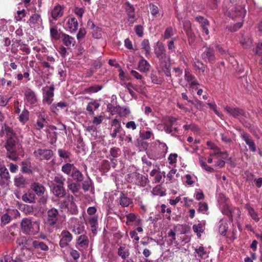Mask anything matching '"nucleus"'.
I'll return each mask as SVG.
<instances>
[{"mask_svg":"<svg viewBox=\"0 0 262 262\" xmlns=\"http://www.w3.org/2000/svg\"><path fill=\"white\" fill-rule=\"evenodd\" d=\"M5 133L6 134V142L5 147L7 150V157L10 160H16V136L12 129L6 124L2 125L0 130V137H3Z\"/></svg>","mask_w":262,"mask_h":262,"instance_id":"1","label":"nucleus"},{"mask_svg":"<svg viewBox=\"0 0 262 262\" xmlns=\"http://www.w3.org/2000/svg\"><path fill=\"white\" fill-rule=\"evenodd\" d=\"M21 229L26 234L35 235L39 231V224L36 222H32L29 219H24L21 223Z\"/></svg>","mask_w":262,"mask_h":262,"instance_id":"2","label":"nucleus"},{"mask_svg":"<svg viewBox=\"0 0 262 262\" xmlns=\"http://www.w3.org/2000/svg\"><path fill=\"white\" fill-rule=\"evenodd\" d=\"M126 180L129 183H134L142 187L145 186L148 182L147 178L137 172L127 174L126 176Z\"/></svg>","mask_w":262,"mask_h":262,"instance_id":"3","label":"nucleus"},{"mask_svg":"<svg viewBox=\"0 0 262 262\" xmlns=\"http://www.w3.org/2000/svg\"><path fill=\"white\" fill-rule=\"evenodd\" d=\"M20 92L24 95V100L30 104H34L37 101V95L31 88L24 86L20 88Z\"/></svg>","mask_w":262,"mask_h":262,"instance_id":"4","label":"nucleus"},{"mask_svg":"<svg viewBox=\"0 0 262 262\" xmlns=\"http://www.w3.org/2000/svg\"><path fill=\"white\" fill-rule=\"evenodd\" d=\"M224 111L229 115L235 118H238L240 116H243L246 118L249 117V114L248 113L246 112L244 110L237 107H232L227 105L224 107Z\"/></svg>","mask_w":262,"mask_h":262,"instance_id":"5","label":"nucleus"},{"mask_svg":"<svg viewBox=\"0 0 262 262\" xmlns=\"http://www.w3.org/2000/svg\"><path fill=\"white\" fill-rule=\"evenodd\" d=\"M59 211L57 209L52 208L47 212L46 223L51 226L55 225L58 221Z\"/></svg>","mask_w":262,"mask_h":262,"instance_id":"6","label":"nucleus"},{"mask_svg":"<svg viewBox=\"0 0 262 262\" xmlns=\"http://www.w3.org/2000/svg\"><path fill=\"white\" fill-rule=\"evenodd\" d=\"M123 7L127 15V20L129 22V25L132 26L137 20L135 15V9L134 6L128 2L124 3Z\"/></svg>","mask_w":262,"mask_h":262,"instance_id":"7","label":"nucleus"},{"mask_svg":"<svg viewBox=\"0 0 262 262\" xmlns=\"http://www.w3.org/2000/svg\"><path fill=\"white\" fill-rule=\"evenodd\" d=\"M154 53L159 61L169 58L166 53L165 47L163 43L157 42L154 47Z\"/></svg>","mask_w":262,"mask_h":262,"instance_id":"8","label":"nucleus"},{"mask_svg":"<svg viewBox=\"0 0 262 262\" xmlns=\"http://www.w3.org/2000/svg\"><path fill=\"white\" fill-rule=\"evenodd\" d=\"M33 155L35 158L39 160H50L53 155L52 150L47 149H38L33 152Z\"/></svg>","mask_w":262,"mask_h":262,"instance_id":"9","label":"nucleus"},{"mask_svg":"<svg viewBox=\"0 0 262 262\" xmlns=\"http://www.w3.org/2000/svg\"><path fill=\"white\" fill-rule=\"evenodd\" d=\"M59 246L61 248L68 246L73 239L72 234L68 230H64L61 231L60 235Z\"/></svg>","mask_w":262,"mask_h":262,"instance_id":"10","label":"nucleus"},{"mask_svg":"<svg viewBox=\"0 0 262 262\" xmlns=\"http://www.w3.org/2000/svg\"><path fill=\"white\" fill-rule=\"evenodd\" d=\"M67 198L69 201L67 203L66 201L63 202L68 211L72 214H77L78 212L77 207L74 202V197L72 195L68 194Z\"/></svg>","mask_w":262,"mask_h":262,"instance_id":"11","label":"nucleus"},{"mask_svg":"<svg viewBox=\"0 0 262 262\" xmlns=\"http://www.w3.org/2000/svg\"><path fill=\"white\" fill-rule=\"evenodd\" d=\"M241 137L246 142V144L248 145L249 150L251 151L255 152L256 150V144L249 134L243 131L241 133Z\"/></svg>","mask_w":262,"mask_h":262,"instance_id":"12","label":"nucleus"},{"mask_svg":"<svg viewBox=\"0 0 262 262\" xmlns=\"http://www.w3.org/2000/svg\"><path fill=\"white\" fill-rule=\"evenodd\" d=\"M202 58L205 60L211 63H213L215 61V56L214 53V50L212 48L210 47H206L204 51L202 54Z\"/></svg>","mask_w":262,"mask_h":262,"instance_id":"13","label":"nucleus"},{"mask_svg":"<svg viewBox=\"0 0 262 262\" xmlns=\"http://www.w3.org/2000/svg\"><path fill=\"white\" fill-rule=\"evenodd\" d=\"M111 126L114 127V129L110 136L112 138H116L117 134H120L123 130L121 121L118 119H113L111 121Z\"/></svg>","mask_w":262,"mask_h":262,"instance_id":"14","label":"nucleus"},{"mask_svg":"<svg viewBox=\"0 0 262 262\" xmlns=\"http://www.w3.org/2000/svg\"><path fill=\"white\" fill-rule=\"evenodd\" d=\"M65 28L71 32H75L78 26V23L76 18L69 17L66 19Z\"/></svg>","mask_w":262,"mask_h":262,"instance_id":"15","label":"nucleus"},{"mask_svg":"<svg viewBox=\"0 0 262 262\" xmlns=\"http://www.w3.org/2000/svg\"><path fill=\"white\" fill-rule=\"evenodd\" d=\"M159 66L166 77H171L170 58L159 61Z\"/></svg>","mask_w":262,"mask_h":262,"instance_id":"16","label":"nucleus"},{"mask_svg":"<svg viewBox=\"0 0 262 262\" xmlns=\"http://www.w3.org/2000/svg\"><path fill=\"white\" fill-rule=\"evenodd\" d=\"M62 42L68 48L74 47L76 43V40L74 37L62 33L61 34Z\"/></svg>","mask_w":262,"mask_h":262,"instance_id":"17","label":"nucleus"},{"mask_svg":"<svg viewBox=\"0 0 262 262\" xmlns=\"http://www.w3.org/2000/svg\"><path fill=\"white\" fill-rule=\"evenodd\" d=\"M117 201L122 207H127L133 203L132 200L128 198L122 191L120 192Z\"/></svg>","mask_w":262,"mask_h":262,"instance_id":"18","label":"nucleus"},{"mask_svg":"<svg viewBox=\"0 0 262 262\" xmlns=\"http://www.w3.org/2000/svg\"><path fill=\"white\" fill-rule=\"evenodd\" d=\"M52 190L54 195L59 198L64 197L66 194L64 186L53 185Z\"/></svg>","mask_w":262,"mask_h":262,"instance_id":"19","label":"nucleus"},{"mask_svg":"<svg viewBox=\"0 0 262 262\" xmlns=\"http://www.w3.org/2000/svg\"><path fill=\"white\" fill-rule=\"evenodd\" d=\"M246 10L242 6H237L234 8V10L232 11L231 17L233 19L237 17H241L242 19L244 18L246 15Z\"/></svg>","mask_w":262,"mask_h":262,"instance_id":"20","label":"nucleus"},{"mask_svg":"<svg viewBox=\"0 0 262 262\" xmlns=\"http://www.w3.org/2000/svg\"><path fill=\"white\" fill-rule=\"evenodd\" d=\"M183 28L187 37H188L189 44H190L191 41L192 42L194 38V35L192 33L191 28L190 22L188 20L185 21L183 23Z\"/></svg>","mask_w":262,"mask_h":262,"instance_id":"21","label":"nucleus"},{"mask_svg":"<svg viewBox=\"0 0 262 262\" xmlns=\"http://www.w3.org/2000/svg\"><path fill=\"white\" fill-rule=\"evenodd\" d=\"M89 245L88 237L85 235H81L78 237L76 240V246L79 248L86 249Z\"/></svg>","mask_w":262,"mask_h":262,"instance_id":"22","label":"nucleus"},{"mask_svg":"<svg viewBox=\"0 0 262 262\" xmlns=\"http://www.w3.org/2000/svg\"><path fill=\"white\" fill-rule=\"evenodd\" d=\"M150 65L149 63L145 60L143 57H142L138 63V69L143 73H147L149 71Z\"/></svg>","mask_w":262,"mask_h":262,"instance_id":"23","label":"nucleus"},{"mask_svg":"<svg viewBox=\"0 0 262 262\" xmlns=\"http://www.w3.org/2000/svg\"><path fill=\"white\" fill-rule=\"evenodd\" d=\"M13 211H9L7 213H6L2 215L1 217V224L5 225L9 223L16 216V214L13 215L12 213Z\"/></svg>","mask_w":262,"mask_h":262,"instance_id":"24","label":"nucleus"},{"mask_svg":"<svg viewBox=\"0 0 262 262\" xmlns=\"http://www.w3.org/2000/svg\"><path fill=\"white\" fill-rule=\"evenodd\" d=\"M54 85H52L50 86L48 90H47L45 93L43 101L47 102L48 104H50L52 103V97L54 96Z\"/></svg>","mask_w":262,"mask_h":262,"instance_id":"25","label":"nucleus"},{"mask_svg":"<svg viewBox=\"0 0 262 262\" xmlns=\"http://www.w3.org/2000/svg\"><path fill=\"white\" fill-rule=\"evenodd\" d=\"M167 244L169 246L174 244L176 246L178 245V242L176 241V233L172 229H170L167 233Z\"/></svg>","mask_w":262,"mask_h":262,"instance_id":"26","label":"nucleus"},{"mask_svg":"<svg viewBox=\"0 0 262 262\" xmlns=\"http://www.w3.org/2000/svg\"><path fill=\"white\" fill-rule=\"evenodd\" d=\"M71 176L73 180L77 183L82 182L84 180L83 174L76 167L75 169H73V171L72 172Z\"/></svg>","mask_w":262,"mask_h":262,"instance_id":"27","label":"nucleus"},{"mask_svg":"<svg viewBox=\"0 0 262 262\" xmlns=\"http://www.w3.org/2000/svg\"><path fill=\"white\" fill-rule=\"evenodd\" d=\"M47 121L44 115H39L38 117L36 124L34 125L35 129L40 130L47 125Z\"/></svg>","mask_w":262,"mask_h":262,"instance_id":"28","label":"nucleus"},{"mask_svg":"<svg viewBox=\"0 0 262 262\" xmlns=\"http://www.w3.org/2000/svg\"><path fill=\"white\" fill-rule=\"evenodd\" d=\"M89 223L91 227V230L94 234L97 233L98 227V217L96 215L90 216L89 218Z\"/></svg>","mask_w":262,"mask_h":262,"instance_id":"29","label":"nucleus"},{"mask_svg":"<svg viewBox=\"0 0 262 262\" xmlns=\"http://www.w3.org/2000/svg\"><path fill=\"white\" fill-rule=\"evenodd\" d=\"M63 15V11L60 5H57L54 7L51 11V16L54 20H56L58 17H61Z\"/></svg>","mask_w":262,"mask_h":262,"instance_id":"30","label":"nucleus"},{"mask_svg":"<svg viewBox=\"0 0 262 262\" xmlns=\"http://www.w3.org/2000/svg\"><path fill=\"white\" fill-rule=\"evenodd\" d=\"M245 208L248 211L249 215L255 222H257L259 221L257 213L255 211L254 209L250 206V204H247L245 205Z\"/></svg>","mask_w":262,"mask_h":262,"instance_id":"31","label":"nucleus"},{"mask_svg":"<svg viewBox=\"0 0 262 262\" xmlns=\"http://www.w3.org/2000/svg\"><path fill=\"white\" fill-rule=\"evenodd\" d=\"M241 212L238 208L232 206L231 208V213L229 214L228 217L229 220L232 222L233 219L235 218L237 220L240 218Z\"/></svg>","mask_w":262,"mask_h":262,"instance_id":"32","label":"nucleus"},{"mask_svg":"<svg viewBox=\"0 0 262 262\" xmlns=\"http://www.w3.org/2000/svg\"><path fill=\"white\" fill-rule=\"evenodd\" d=\"M32 188L38 195H42L45 191V188L43 185L38 183H34L32 185Z\"/></svg>","mask_w":262,"mask_h":262,"instance_id":"33","label":"nucleus"},{"mask_svg":"<svg viewBox=\"0 0 262 262\" xmlns=\"http://www.w3.org/2000/svg\"><path fill=\"white\" fill-rule=\"evenodd\" d=\"M82 189L84 192L88 191L90 189H94L93 183L89 176L85 180L82 181Z\"/></svg>","mask_w":262,"mask_h":262,"instance_id":"34","label":"nucleus"},{"mask_svg":"<svg viewBox=\"0 0 262 262\" xmlns=\"http://www.w3.org/2000/svg\"><path fill=\"white\" fill-rule=\"evenodd\" d=\"M116 109L117 112L116 114H118L121 117H125L130 113V111L128 108L122 107L120 105H117Z\"/></svg>","mask_w":262,"mask_h":262,"instance_id":"35","label":"nucleus"},{"mask_svg":"<svg viewBox=\"0 0 262 262\" xmlns=\"http://www.w3.org/2000/svg\"><path fill=\"white\" fill-rule=\"evenodd\" d=\"M29 68L28 67L26 68V70L23 71V74L21 73L20 71V73L17 74V80H23L24 78V83H27L30 80L29 78Z\"/></svg>","mask_w":262,"mask_h":262,"instance_id":"36","label":"nucleus"},{"mask_svg":"<svg viewBox=\"0 0 262 262\" xmlns=\"http://www.w3.org/2000/svg\"><path fill=\"white\" fill-rule=\"evenodd\" d=\"M76 167L73 164L66 163L61 167V171L65 174L69 175L73 171Z\"/></svg>","mask_w":262,"mask_h":262,"instance_id":"37","label":"nucleus"},{"mask_svg":"<svg viewBox=\"0 0 262 262\" xmlns=\"http://www.w3.org/2000/svg\"><path fill=\"white\" fill-rule=\"evenodd\" d=\"M32 245L34 248L40 249L42 251H47L49 250L48 246L43 242L34 241Z\"/></svg>","mask_w":262,"mask_h":262,"instance_id":"38","label":"nucleus"},{"mask_svg":"<svg viewBox=\"0 0 262 262\" xmlns=\"http://www.w3.org/2000/svg\"><path fill=\"white\" fill-rule=\"evenodd\" d=\"M240 43L243 48H249L252 45V40L248 36H243L240 39Z\"/></svg>","mask_w":262,"mask_h":262,"instance_id":"39","label":"nucleus"},{"mask_svg":"<svg viewBox=\"0 0 262 262\" xmlns=\"http://www.w3.org/2000/svg\"><path fill=\"white\" fill-rule=\"evenodd\" d=\"M17 205L18 206L19 209L23 211L26 214H32L34 211L32 206L25 204H19L18 203H17Z\"/></svg>","mask_w":262,"mask_h":262,"instance_id":"40","label":"nucleus"},{"mask_svg":"<svg viewBox=\"0 0 262 262\" xmlns=\"http://www.w3.org/2000/svg\"><path fill=\"white\" fill-rule=\"evenodd\" d=\"M126 88L127 89L128 92L129 94L133 97H136V94L132 90V88L134 89L135 91L140 92L141 91V89L140 87L138 86H134L132 83H125Z\"/></svg>","mask_w":262,"mask_h":262,"instance_id":"41","label":"nucleus"},{"mask_svg":"<svg viewBox=\"0 0 262 262\" xmlns=\"http://www.w3.org/2000/svg\"><path fill=\"white\" fill-rule=\"evenodd\" d=\"M20 169L23 173H31L32 172V170L31 169V163L29 161H23L21 162Z\"/></svg>","mask_w":262,"mask_h":262,"instance_id":"42","label":"nucleus"},{"mask_svg":"<svg viewBox=\"0 0 262 262\" xmlns=\"http://www.w3.org/2000/svg\"><path fill=\"white\" fill-rule=\"evenodd\" d=\"M120 149L118 147H113L110 149V159L113 161L115 158L118 157L120 155Z\"/></svg>","mask_w":262,"mask_h":262,"instance_id":"43","label":"nucleus"},{"mask_svg":"<svg viewBox=\"0 0 262 262\" xmlns=\"http://www.w3.org/2000/svg\"><path fill=\"white\" fill-rule=\"evenodd\" d=\"M118 254L122 259H125L129 255V252L128 249H126L124 247H120L118 249Z\"/></svg>","mask_w":262,"mask_h":262,"instance_id":"44","label":"nucleus"},{"mask_svg":"<svg viewBox=\"0 0 262 262\" xmlns=\"http://www.w3.org/2000/svg\"><path fill=\"white\" fill-rule=\"evenodd\" d=\"M68 189L72 193L75 194L79 190V185L78 183L74 182L68 183Z\"/></svg>","mask_w":262,"mask_h":262,"instance_id":"45","label":"nucleus"},{"mask_svg":"<svg viewBox=\"0 0 262 262\" xmlns=\"http://www.w3.org/2000/svg\"><path fill=\"white\" fill-rule=\"evenodd\" d=\"M192 229L193 231L196 233L198 237L200 238L201 236V233L204 232V227L202 224L199 223L198 224L193 225Z\"/></svg>","mask_w":262,"mask_h":262,"instance_id":"46","label":"nucleus"},{"mask_svg":"<svg viewBox=\"0 0 262 262\" xmlns=\"http://www.w3.org/2000/svg\"><path fill=\"white\" fill-rule=\"evenodd\" d=\"M228 229L227 224L223 220H221L219 222V230L222 235H225Z\"/></svg>","mask_w":262,"mask_h":262,"instance_id":"47","label":"nucleus"},{"mask_svg":"<svg viewBox=\"0 0 262 262\" xmlns=\"http://www.w3.org/2000/svg\"><path fill=\"white\" fill-rule=\"evenodd\" d=\"M29 111L25 109L19 116V120L22 124H25L29 120Z\"/></svg>","mask_w":262,"mask_h":262,"instance_id":"48","label":"nucleus"},{"mask_svg":"<svg viewBox=\"0 0 262 262\" xmlns=\"http://www.w3.org/2000/svg\"><path fill=\"white\" fill-rule=\"evenodd\" d=\"M0 177L1 179L10 180V177L8 169L5 166H0Z\"/></svg>","mask_w":262,"mask_h":262,"instance_id":"49","label":"nucleus"},{"mask_svg":"<svg viewBox=\"0 0 262 262\" xmlns=\"http://www.w3.org/2000/svg\"><path fill=\"white\" fill-rule=\"evenodd\" d=\"M194 66L196 68V69L199 71L200 72H201L202 73V74H205L207 67L202 62L199 60L195 61L194 62Z\"/></svg>","mask_w":262,"mask_h":262,"instance_id":"50","label":"nucleus"},{"mask_svg":"<svg viewBox=\"0 0 262 262\" xmlns=\"http://www.w3.org/2000/svg\"><path fill=\"white\" fill-rule=\"evenodd\" d=\"M142 49L145 52V54L147 56L149 54L150 51V47L148 40L144 39L141 43Z\"/></svg>","mask_w":262,"mask_h":262,"instance_id":"51","label":"nucleus"},{"mask_svg":"<svg viewBox=\"0 0 262 262\" xmlns=\"http://www.w3.org/2000/svg\"><path fill=\"white\" fill-rule=\"evenodd\" d=\"M50 35L52 38L58 40L60 38V34L58 32L56 27H53L50 28Z\"/></svg>","mask_w":262,"mask_h":262,"instance_id":"52","label":"nucleus"},{"mask_svg":"<svg viewBox=\"0 0 262 262\" xmlns=\"http://www.w3.org/2000/svg\"><path fill=\"white\" fill-rule=\"evenodd\" d=\"M41 21L40 15L38 14H34L32 15L29 19L30 24H36Z\"/></svg>","mask_w":262,"mask_h":262,"instance_id":"53","label":"nucleus"},{"mask_svg":"<svg viewBox=\"0 0 262 262\" xmlns=\"http://www.w3.org/2000/svg\"><path fill=\"white\" fill-rule=\"evenodd\" d=\"M150 78L152 82L155 84H161L162 83V80L158 77L154 71H152L150 73Z\"/></svg>","mask_w":262,"mask_h":262,"instance_id":"54","label":"nucleus"},{"mask_svg":"<svg viewBox=\"0 0 262 262\" xmlns=\"http://www.w3.org/2000/svg\"><path fill=\"white\" fill-rule=\"evenodd\" d=\"M208 209V206L205 202H200L199 203V208L198 211L202 213H206Z\"/></svg>","mask_w":262,"mask_h":262,"instance_id":"55","label":"nucleus"},{"mask_svg":"<svg viewBox=\"0 0 262 262\" xmlns=\"http://www.w3.org/2000/svg\"><path fill=\"white\" fill-rule=\"evenodd\" d=\"M174 35V31L171 27H167L164 32L163 37L164 39H168Z\"/></svg>","mask_w":262,"mask_h":262,"instance_id":"56","label":"nucleus"},{"mask_svg":"<svg viewBox=\"0 0 262 262\" xmlns=\"http://www.w3.org/2000/svg\"><path fill=\"white\" fill-rule=\"evenodd\" d=\"M54 181L56 183L54 185L64 186L66 179L62 176H57L55 177Z\"/></svg>","mask_w":262,"mask_h":262,"instance_id":"57","label":"nucleus"},{"mask_svg":"<svg viewBox=\"0 0 262 262\" xmlns=\"http://www.w3.org/2000/svg\"><path fill=\"white\" fill-rule=\"evenodd\" d=\"M102 86L98 85H95L90 86L85 89V92L88 93H96L101 90Z\"/></svg>","mask_w":262,"mask_h":262,"instance_id":"58","label":"nucleus"},{"mask_svg":"<svg viewBox=\"0 0 262 262\" xmlns=\"http://www.w3.org/2000/svg\"><path fill=\"white\" fill-rule=\"evenodd\" d=\"M68 106V104L65 102L60 101L56 104H53L51 106V108L52 111L55 112L56 111H58V110L57 108V107H60L61 108H63Z\"/></svg>","mask_w":262,"mask_h":262,"instance_id":"59","label":"nucleus"},{"mask_svg":"<svg viewBox=\"0 0 262 262\" xmlns=\"http://www.w3.org/2000/svg\"><path fill=\"white\" fill-rule=\"evenodd\" d=\"M59 157L62 159H68L70 157V152L62 149H58Z\"/></svg>","mask_w":262,"mask_h":262,"instance_id":"60","label":"nucleus"},{"mask_svg":"<svg viewBox=\"0 0 262 262\" xmlns=\"http://www.w3.org/2000/svg\"><path fill=\"white\" fill-rule=\"evenodd\" d=\"M195 252L201 258H203L207 254V252L203 246H201L198 248L195 249Z\"/></svg>","mask_w":262,"mask_h":262,"instance_id":"61","label":"nucleus"},{"mask_svg":"<svg viewBox=\"0 0 262 262\" xmlns=\"http://www.w3.org/2000/svg\"><path fill=\"white\" fill-rule=\"evenodd\" d=\"M149 9L150 10L151 14L154 17H157V15L159 13L158 7L154 4H150L149 5Z\"/></svg>","mask_w":262,"mask_h":262,"instance_id":"62","label":"nucleus"},{"mask_svg":"<svg viewBox=\"0 0 262 262\" xmlns=\"http://www.w3.org/2000/svg\"><path fill=\"white\" fill-rule=\"evenodd\" d=\"M232 206H229L227 204H224L221 209L222 212L227 216H229V214L231 213V208Z\"/></svg>","mask_w":262,"mask_h":262,"instance_id":"63","label":"nucleus"},{"mask_svg":"<svg viewBox=\"0 0 262 262\" xmlns=\"http://www.w3.org/2000/svg\"><path fill=\"white\" fill-rule=\"evenodd\" d=\"M22 199L25 202L32 203L34 200L33 194L25 193L22 196Z\"/></svg>","mask_w":262,"mask_h":262,"instance_id":"64","label":"nucleus"}]
</instances>
